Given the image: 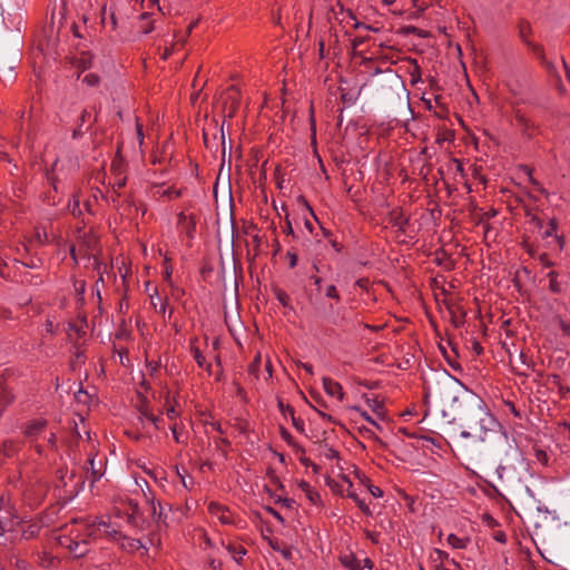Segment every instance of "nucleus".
<instances>
[{
	"label": "nucleus",
	"instance_id": "obj_1",
	"mask_svg": "<svg viewBox=\"0 0 570 570\" xmlns=\"http://www.w3.org/2000/svg\"><path fill=\"white\" fill-rule=\"evenodd\" d=\"M102 537L112 541L121 540V548L129 552L145 548L140 540L122 535L118 525L102 518H96L92 522L75 521L70 528L66 527V533L59 535L58 542L75 558H81L89 552L90 541Z\"/></svg>",
	"mask_w": 570,
	"mask_h": 570
},
{
	"label": "nucleus",
	"instance_id": "obj_2",
	"mask_svg": "<svg viewBox=\"0 0 570 570\" xmlns=\"http://www.w3.org/2000/svg\"><path fill=\"white\" fill-rule=\"evenodd\" d=\"M462 428L461 438H472L474 441L483 442L489 432H495L499 428V422L490 413L485 403L478 399L475 404L463 416Z\"/></svg>",
	"mask_w": 570,
	"mask_h": 570
},
{
	"label": "nucleus",
	"instance_id": "obj_3",
	"mask_svg": "<svg viewBox=\"0 0 570 570\" xmlns=\"http://www.w3.org/2000/svg\"><path fill=\"white\" fill-rule=\"evenodd\" d=\"M24 435L31 442H36V449L39 453L42 452V446L46 444L48 448L56 446V432L48 428L46 420H32L24 428Z\"/></svg>",
	"mask_w": 570,
	"mask_h": 570
},
{
	"label": "nucleus",
	"instance_id": "obj_4",
	"mask_svg": "<svg viewBox=\"0 0 570 570\" xmlns=\"http://www.w3.org/2000/svg\"><path fill=\"white\" fill-rule=\"evenodd\" d=\"M112 511L117 518H125L129 524L135 527H139L145 521L139 503L127 494L115 499Z\"/></svg>",
	"mask_w": 570,
	"mask_h": 570
},
{
	"label": "nucleus",
	"instance_id": "obj_5",
	"mask_svg": "<svg viewBox=\"0 0 570 570\" xmlns=\"http://www.w3.org/2000/svg\"><path fill=\"white\" fill-rule=\"evenodd\" d=\"M159 419L154 414L141 411L137 416V422L135 423V431H127V434L134 439H141L147 435H150L155 430L158 429Z\"/></svg>",
	"mask_w": 570,
	"mask_h": 570
},
{
	"label": "nucleus",
	"instance_id": "obj_6",
	"mask_svg": "<svg viewBox=\"0 0 570 570\" xmlns=\"http://www.w3.org/2000/svg\"><path fill=\"white\" fill-rule=\"evenodd\" d=\"M208 513L216 518L223 525L239 527L240 518L236 515L228 507L210 501L207 505Z\"/></svg>",
	"mask_w": 570,
	"mask_h": 570
},
{
	"label": "nucleus",
	"instance_id": "obj_7",
	"mask_svg": "<svg viewBox=\"0 0 570 570\" xmlns=\"http://www.w3.org/2000/svg\"><path fill=\"white\" fill-rule=\"evenodd\" d=\"M240 92L237 86L232 85L225 92V109L227 117H234L239 106Z\"/></svg>",
	"mask_w": 570,
	"mask_h": 570
},
{
	"label": "nucleus",
	"instance_id": "obj_8",
	"mask_svg": "<svg viewBox=\"0 0 570 570\" xmlns=\"http://www.w3.org/2000/svg\"><path fill=\"white\" fill-rule=\"evenodd\" d=\"M150 195L156 200L161 199H175L181 196L180 189L174 187H166L165 185H153L150 188Z\"/></svg>",
	"mask_w": 570,
	"mask_h": 570
},
{
	"label": "nucleus",
	"instance_id": "obj_9",
	"mask_svg": "<svg viewBox=\"0 0 570 570\" xmlns=\"http://www.w3.org/2000/svg\"><path fill=\"white\" fill-rule=\"evenodd\" d=\"M16 517V509L10 499L0 494V522H7Z\"/></svg>",
	"mask_w": 570,
	"mask_h": 570
},
{
	"label": "nucleus",
	"instance_id": "obj_10",
	"mask_svg": "<svg viewBox=\"0 0 570 570\" xmlns=\"http://www.w3.org/2000/svg\"><path fill=\"white\" fill-rule=\"evenodd\" d=\"M68 473H69V471H68V466L67 465L65 468L59 469V471H58L59 478H60V480H61V482L63 483L65 487L70 485L71 491H73V490L77 489V487L79 484H83V481L81 480V478H82L81 475H79L77 478V480L75 481L76 474H77L75 469H72L70 471V475H69L68 481H67L66 476H67Z\"/></svg>",
	"mask_w": 570,
	"mask_h": 570
},
{
	"label": "nucleus",
	"instance_id": "obj_11",
	"mask_svg": "<svg viewBox=\"0 0 570 570\" xmlns=\"http://www.w3.org/2000/svg\"><path fill=\"white\" fill-rule=\"evenodd\" d=\"M222 546L227 550L236 563L242 564L243 558L247 553V550L242 544H236L234 542L226 543L222 540Z\"/></svg>",
	"mask_w": 570,
	"mask_h": 570
},
{
	"label": "nucleus",
	"instance_id": "obj_12",
	"mask_svg": "<svg viewBox=\"0 0 570 570\" xmlns=\"http://www.w3.org/2000/svg\"><path fill=\"white\" fill-rule=\"evenodd\" d=\"M337 478H338V480H334V479L328 478L327 479V484L331 488H333L335 491H338L341 493H343L345 491L344 484H346V493L352 490L353 483H352V481H351L348 475H346L344 473H340L337 475Z\"/></svg>",
	"mask_w": 570,
	"mask_h": 570
},
{
	"label": "nucleus",
	"instance_id": "obj_13",
	"mask_svg": "<svg viewBox=\"0 0 570 570\" xmlns=\"http://www.w3.org/2000/svg\"><path fill=\"white\" fill-rule=\"evenodd\" d=\"M178 227L187 234L188 237H193L195 230V220L191 215H187L184 212L178 214Z\"/></svg>",
	"mask_w": 570,
	"mask_h": 570
},
{
	"label": "nucleus",
	"instance_id": "obj_14",
	"mask_svg": "<svg viewBox=\"0 0 570 570\" xmlns=\"http://www.w3.org/2000/svg\"><path fill=\"white\" fill-rule=\"evenodd\" d=\"M323 386L325 392L334 397H337L338 400H342L344 396L343 389L340 383L335 382L334 380L330 377L323 379Z\"/></svg>",
	"mask_w": 570,
	"mask_h": 570
},
{
	"label": "nucleus",
	"instance_id": "obj_15",
	"mask_svg": "<svg viewBox=\"0 0 570 570\" xmlns=\"http://www.w3.org/2000/svg\"><path fill=\"white\" fill-rule=\"evenodd\" d=\"M340 561L348 570H363L362 561L354 554H344L340 558Z\"/></svg>",
	"mask_w": 570,
	"mask_h": 570
},
{
	"label": "nucleus",
	"instance_id": "obj_16",
	"mask_svg": "<svg viewBox=\"0 0 570 570\" xmlns=\"http://www.w3.org/2000/svg\"><path fill=\"white\" fill-rule=\"evenodd\" d=\"M266 476L268 478L269 483L264 484V488H265V490H266L268 493L273 494V489H272V487H275L276 489H281V490H283V488H284V487H283V484L281 483V481H279L278 476L275 474V472H274V470H273L272 468H268V469L266 470Z\"/></svg>",
	"mask_w": 570,
	"mask_h": 570
},
{
	"label": "nucleus",
	"instance_id": "obj_17",
	"mask_svg": "<svg viewBox=\"0 0 570 570\" xmlns=\"http://www.w3.org/2000/svg\"><path fill=\"white\" fill-rule=\"evenodd\" d=\"M391 223L393 226L397 227L399 230L404 232L407 224V218L401 212H394L391 216Z\"/></svg>",
	"mask_w": 570,
	"mask_h": 570
},
{
	"label": "nucleus",
	"instance_id": "obj_18",
	"mask_svg": "<svg viewBox=\"0 0 570 570\" xmlns=\"http://www.w3.org/2000/svg\"><path fill=\"white\" fill-rule=\"evenodd\" d=\"M191 353H193V356L199 367L210 371V366H212L210 363L206 362L205 356L203 355V353L200 352V350L197 346H191Z\"/></svg>",
	"mask_w": 570,
	"mask_h": 570
},
{
	"label": "nucleus",
	"instance_id": "obj_19",
	"mask_svg": "<svg viewBox=\"0 0 570 570\" xmlns=\"http://www.w3.org/2000/svg\"><path fill=\"white\" fill-rule=\"evenodd\" d=\"M446 541L454 549H464L469 542V539L460 538V537L451 533L448 535Z\"/></svg>",
	"mask_w": 570,
	"mask_h": 570
},
{
	"label": "nucleus",
	"instance_id": "obj_20",
	"mask_svg": "<svg viewBox=\"0 0 570 570\" xmlns=\"http://www.w3.org/2000/svg\"><path fill=\"white\" fill-rule=\"evenodd\" d=\"M101 21L105 26L110 23L112 29L117 27V19L115 12L112 10L108 12L106 6H104L101 10Z\"/></svg>",
	"mask_w": 570,
	"mask_h": 570
},
{
	"label": "nucleus",
	"instance_id": "obj_21",
	"mask_svg": "<svg viewBox=\"0 0 570 570\" xmlns=\"http://www.w3.org/2000/svg\"><path fill=\"white\" fill-rule=\"evenodd\" d=\"M347 497L353 499V501L357 504V507L361 509V511L366 514V515H371L372 514V511L370 509V507L358 498V495L353 492L352 490L347 492Z\"/></svg>",
	"mask_w": 570,
	"mask_h": 570
},
{
	"label": "nucleus",
	"instance_id": "obj_22",
	"mask_svg": "<svg viewBox=\"0 0 570 570\" xmlns=\"http://www.w3.org/2000/svg\"><path fill=\"white\" fill-rule=\"evenodd\" d=\"M91 471L90 475H88L89 471L87 470V479H90L91 484L99 480L105 474L106 465H90Z\"/></svg>",
	"mask_w": 570,
	"mask_h": 570
},
{
	"label": "nucleus",
	"instance_id": "obj_23",
	"mask_svg": "<svg viewBox=\"0 0 570 570\" xmlns=\"http://www.w3.org/2000/svg\"><path fill=\"white\" fill-rule=\"evenodd\" d=\"M19 449V444L12 440L4 441L2 444V451L4 456L10 458L16 453Z\"/></svg>",
	"mask_w": 570,
	"mask_h": 570
},
{
	"label": "nucleus",
	"instance_id": "obj_24",
	"mask_svg": "<svg viewBox=\"0 0 570 570\" xmlns=\"http://www.w3.org/2000/svg\"><path fill=\"white\" fill-rule=\"evenodd\" d=\"M521 37H522V40L524 43H527V46L538 56V57H543V48L538 45V43H534V42H531L529 41L524 33H523V30L521 31Z\"/></svg>",
	"mask_w": 570,
	"mask_h": 570
},
{
	"label": "nucleus",
	"instance_id": "obj_25",
	"mask_svg": "<svg viewBox=\"0 0 570 570\" xmlns=\"http://www.w3.org/2000/svg\"><path fill=\"white\" fill-rule=\"evenodd\" d=\"M521 37H522V40L524 43H527V46L538 56V57H543V48L538 45V43H534V42H531L529 41L524 33H523V30L521 31Z\"/></svg>",
	"mask_w": 570,
	"mask_h": 570
},
{
	"label": "nucleus",
	"instance_id": "obj_26",
	"mask_svg": "<svg viewBox=\"0 0 570 570\" xmlns=\"http://www.w3.org/2000/svg\"><path fill=\"white\" fill-rule=\"evenodd\" d=\"M150 14L145 12L140 16L141 21H146L145 24L141 26L142 33L148 35L154 30L153 21H149Z\"/></svg>",
	"mask_w": 570,
	"mask_h": 570
},
{
	"label": "nucleus",
	"instance_id": "obj_27",
	"mask_svg": "<svg viewBox=\"0 0 570 570\" xmlns=\"http://www.w3.org/2000/svg\"><path fill=\"white\" fill-rule=\"evenodd\" d=\"M68 208L73 216H80L82 213L80 209V200L77 196H73L72 200L68 205Z\"/></svg>",
	"mask_w": 570,
	"mask_h": 570
},
{
	"label": "nucleus",
	"instance_id": "obj_28",
	"mask_svg": "<svg viewBox=\"0 0 570 570\" xmlns=\"http://www.w3.org/2000/svg\"><path fill=\"white\" fill-rule=\"evenodd\" d=\"M122 159L120 157H116L111 163V173L114 176L124 175V168H122Z\"/></svg>",
	"mask_w": 570,
	"mask_h": 570
},
{
	"label": "nucleus",
	"instance_id": "obj_29",
	"mask_svg": "<svg viewBox=\"0 0 570 570\" xmlns=\"http://www.w3.org/2000/svg\"><path fill=\"white\" fill-rule=\"evenodd\" d=\"M146 367L148 370V374L150 376H155L159 368H160V362L159 361H155V360H147L146 361Z\"/></svg>",
	"mask_w": 570,
	"mask_h": 570
},
{
	"label": "nucleus",
	"instance_id": "obj_30",
	"mask_svg": "<svg viewBox=\"0 0 570 570\" xmlns=\"http://www.w3.org/2000/svg\"><path fill=\"white\" fill-rule=\"evenodd\" d=\"M11 402V394L2 386H0V413L3 407Z\"/></svg>",
	"mask_w": 570,
	"mask_h": 570
},
{
	"label": "nucleus",
	"instance_id": "obj_31",
	"mask_svg": "<svg viewBox=\"0 0 570 570\" xmlns=\"http://www.w3.org/2000/svg\"><path fill=\"white\" fill-rule=\"evenodd\" d=\"M325 296L328 298L335 299L337 302L341 299V296H340L338 291L335 285H328L325 288Z\"/></svg>",
	"mask_w": 570,
	"mask_h": 570
},
{
	"label": "nucleus",
	"instance_id": "obj_32",
	"mask_svg": "<svg viewBox=\"0 0 570 570\" xmlns=\"http://www.w3.org/2000/svg\"><path fill=\"white\" fill-rule=\"evenodd\" d=\"M11 563L17 568V570H28L30 567L26 560L19 557H13L11 559Z\"/></svg>",
	"mask_w": 570,
	"mask_h": 570
},
{
	"label": "nucleus",
	"instance_id": "obj_33",
	"mask_svg": "<svg viewBox=\"0 0 570 570\" xmlns=\"http://www.w3.org/2000/svg\"><path fill=\"white\" fill-rule=\"evenodd\" d=\"M170 430H171L173 436H174V439L176 440L177 443H184L185 442L186 438H185L183 432L178 431V426H177L176 423L170 426Z\"/></svg>",
	"mask_w": 570,
	"mask_h": 570
},
{
	"label": "nucleus",
	"instance_id": "obj_34",
	"mask_svg": "<svg viewBox=\"0 0 570 570\" xmlns=\"http://www.w3.org/2000/svg\"><path fill=\"white\" fill-rule=\"evenodd\" d=\"M82 82L87 83L90 87H94V86L98 85L99 77L95 73H88L82 78Z\"/></svg>",
	"mask_w": 570,
	"mask_h": 570
},
{
	"label": "nucleus",
	"instance_id": "obj_35",
	"mask_svg": "<svg viewBox=\"0 0 570 570\" xmlns=\"http://www.w3.org/2000/svg\"><path fill=\"white\" fill-rule=\"evenodd\" d=\"M482 522L489 528H495L499 522L489 513L482 515Z\"/></svg>",
	"mask_w": 570,
	"mask_h": 570
},
{
	"label": "nucleus",
	"instance_id": "obj_36",
	"mask_svg": "<svg viewBox=\"0 0 570 570\" xmlns=\"http://www.w3.org/2000/svg\"><path fill=\"white\" fill-rule=\"evenodd\" d=\"M276 297L278 299V302L283 305V306H288L289 304V296L283 292V291H277L276 292Z\"/></svg>",
	"mask_w": 570,
	"mask_h": 570
},
{
	"label": "nucleus",
	"instance_id": "obj_37",
	"mask_svg": "<svg viewBox=\"0 0 570 570\" xmlns=\"http://www.w3.org/2000/svg\"><path fill=\"white\" fill-rule=\"evenodd\" d=\"M556 232H557V225L553 222H550L543 232V237L548 238V237L556 236Z\"/></svg>",
	"mask_w": 570,
	"mask_h": 570
},
{
	"label": "nucleus",
	"instance_id": "obj_38",
	"mask_svg": "<svg viewBox=\"0 0 570 570\" xmlns=\"http://www.w3.org/2000/svg\"><path fill=\"white\" fill-rule=\"evenodd\" d=\"M207 563L210 570H223V562L216 558H209Z\"/></svg>",
	"mask_w": 570,
	"mask_h": 570
},
{
	"label": "nucleus",
	"instance_id": "obj_39",
	"mask_svg": "<svg viewBox=\"0 0 570 570\" xmlns=\"http://www.w3.org/2000/svg\"><path fill=\"white\" fill-rule=\"evenodd\" d=\"M126 185V176L119 175L115 176L114 187L117 189H121Z\"/></svg>",
	"mask_w": 570,
	"mask_h": 570
},
{
	"label": "nucleus",
	"instance_id": "obj_40",
	"mask_svg": "<svg viewBox=\"0 0 570 570\" xmlns=\"http://www.w3.org/2000/svg\"><path fill=\"white\" fill-rule=\"evenodd\" d=\"M259 365H261V354L258 353L255 356L254 361L249 365V372L256 373L258 371Z\"/></svg>",
	"mask_w": 570,
	"mask_h": 570
},
{
	"label": "nucleus",
	"instance_id": "obj_41",
	"mask_svg": "<svg viewBox=\"0 0 570 570\" xmlns=\"http://www.w3.org/2000/svg\"><path fill=\"white\" fill-rule=\"evenodd\" d=\"M306 497L314 504L320 501V494L317 492L313 491L312 489H308V491L306 492Z\"/></svg>",
	"mask_w": 570,
	"mask_h": 570
},
{
	"label": "nucleus",
	"instance_id": "obj_42",
	"mask_svg": "<svg viewBox=\"0 0 570 570\" xmlns=\"http://www.w3.org/2000/svg\"><path fill=\"white\" fill-rule=\"evenodd\" d=\"M560 433L562 436L570 439V422H564L560 425Z\"/></svg>",
	"mask_w": 570,
	"mask_h": 570
},
{
	"label": "nucleus",
	"instance_id": "obj_43",
	"mask_svg": "<svg viewBox=\"0 0 570 570\" xmlns=\"http://www.w3.org/2000/svg\"><path fill=\"white\" fill-rule=\"evenodd\" d=\"M145 501H146L147 504H149V509L151 511L153 518L157 517V519H160L161 511H159V513L157 514V509H156V505H155L154 501H148V499H146V498H145Z\"/></svg>",
	"mask_w": 570,
	"mask_h": 570
},
{
	"label": "nucleus",
	"instance_id": "obj_44",
	"mask_svg": "<svg viewBox=\"0 0 570 570\" xmlns=\"http://www.w3.org/2000/svg\"><path fill=\"white\" fill-rule=\"evenodd\" d=\"M368 491H370V493L374 498H382L383 497V491L379 487H376V485H370L368 487Z\"/></svg>",
	"mask_w": 570,
	"mask_h": 570
},
{
	"label": "nucleus",
	"instance_id": "obj_45",
	"mask_svg": "<svg viewBox=\"0 0 570 570\" xmlns=\"http://www.w3.org/2000/svg\"><path fill=\"white\" fill-rule=\"evenodd\" d=\"M136 129H137V139L139 141V145L141 146L144 142V132H142V127L138 121L136 124Z\"/></svg>",
	"mask_w": 570,
	"mask_h": 570
},
{
	"label": "nucleus",
	"instance_id": "obj_46",
	"mask_svg": "<svg viewBox=\"0 0 570 570\" xmlns=\"http://www.w3.org/2000/svg\"><path fill=\"white\" fill-rule=\"evenodd\" d=\"M166 414H167L168 419L174 420L175 417H177L178 412L174 405H170L167 409Z\"/></svg>",
	"mask_w": 570,
	"mask_h": 570
},
{
	"label": "nucleus",
	"instance_id": "obj_47",
	"mask_svg": "<svg viewBox=\"0 0 570 570\" xmlns=\"http://www.w3.org/2000/svg\"><path fill=\"white\" fill-rule=\"evenodd\" d=\"M370 284V281L368 278H358L356 282H355V285L360 288H363V289H366L367 286Z\"/></svg>",
	"mask_w": 570,
	"mask_h": 570
},
{
	"label": "nucleus",
	"instance_id": "obj_48",
	"mask_svg": "<svg viewBox=\"0 0 570 570\" xmlns=\"http://www.w3.org/2000/svg\"><path fill=\"white\" fill-rule=\"evenodd\" d=\"M90 117H91L90 111H88V110H86V109H85V110L82 111L81 116H80L81 125H83V124H86L87 121H89Z\"/></svg>",
	"mask_w": 570,
	"mask_h": 570
},
{
	"label": "nucleus",
	"instance_id": "obj_49",
	"mask_svg": "<svg viewBox=\"0 0 570 570\" xmlns=\"http://www.w3.org/2000/svg\"><path fill=\"white\" fill-rule=\"evenodd\" d=\"M293 425L297 430H299V431H303V429H304V422L302 420H299V419L294 417V416H293Z\"/></svg>",
	"mask_w": 570,
	"mask_h": 570
},
{
	"label": "nucleus",
	"instance_id": "obj_50",
	"mask_svg": "<svg viewBox=\"0 0 570 570\" xmlns=\"http://www.w3.org/2000/svg\"><path fill=\"white\" fill-rule=\"evenodd\" d=\"M362 567H363V570H364V569L372 570V569H373V567H374V563H373V561H372L371 559L365 558V559H364V561H363Z\"/></svg>",
	"mask_w": 570,
	"mask_h": 570
},
{
	"label": "nucleus",
	"instance_id": "obj_51",
	"mask_svg": "<svg viewBox=\"0 0 570 570\" xmlns=\"http://www.w3.org/2000/svg\"><path fill=\"white\" fill-rule=\"evenodd\" d=\"M549 276H550V287H551V289L553 292H558L559 288H558V285H557L556 281H554L553 273H550Z\"/></svg>",
	"mask_w": 570,
	"mask_h": 570
},
{
	"label": "nucleus",
	"instance_id": "obj_52",
	"mask_svg": "<svg viewBox=\"0 0 570 570\" xmlns=\"http://www.w3.org/2000/svg\"><path fill=\"white\" fill-rule=\"evenodd\" d=\"M170 468L173 469V471H175V472L177 473V475L181 479V481H183L184 485L187 488V484H186V482H185V479H184V476L180 474V471H179V469H178V468H179V465L174 464V465H170Z\"/></svg>",
	"mask_w": 570,
	"mask_h": 570
},
{
	"label": "nucleus",
	"instance_id": "obj_53",
	"mask_svg": "<svg viewBox=\"0 0 570 570\" xmlns=\"http://www.w3.org/2000/svg\"><path fill=\"white\" fill-rule=\"evenodd\" d=\"M494 539L498 541V542H505V534L503 532H497L494 534Z\"/></svg>",
	"mask_w": 570,
	"mask_h": 570
},
{
	"label": "nucleus",
	"instance_id": "obj_54",
	"mask_svg": "<svg viewBox=\"0 0 570 570\" xmlns=\"http://www.w3.org/2000/svg\"><path fill=\"white\" fill-rule=\"evenodd\" d=\"M330 243L336 252H341L342 246L336 239H330Z\"/></svg>",
	"mask_w": 570,
	"mask_h": 570
},
{
	"label": "nucleus",
	"instance_id": "obj_55",
	"mask_svg": "<svg viewBox=\"0 0 570 570\" xmlns=\"http://www.w3.org/2000/svg\"><path fill=\"white\" fill-rule=\"evenodd\" d=\"M299 488L306 493L308 491V489H312L311 485L305 482V481H301L299 482Z\"/></svg>",
	"mask_w": 570,
	"mask_h": 570
},
{
	"label": "nucleus",
	"instance_id": "obj_56",
	"mask_svg": "<svg viewBox=\"0 0 570 570\" xmlns=\"http://www.w3.org/2000/svg\"><path fill=\"white\" fill-rule=\"evenodd\" d=\"M302 367L309 374H313V366L311 364H302Z\"/></svg>",
	"mask_w": 570,
	"mask_h": 570
},
{
	"label": "nucleus",
	"instance_id": "obj_57",
	"mask_svg": "<svg viewBox=\"0 0 570 570\" xmlns=\"http://www.w3.org/2000/svg\"><path fill=\"white\" fill-rule=\"evenodd\" d=\"M362 416L370 423L375 424V421L365 412L362 413Z\"/></svg>",
	"mask_w": 570,
	"mask_h": 570
},
{
	"label": "nucleus",
	"instance_id": "obj_58",
	"mask_svg": "<svg viewBox=\"0 0 570 570\" xmlns=\"http://www.w3.org/2000/svg\"><path fill=\"white\" fill-rule=\"evenodd\" d=\"M435 570H462V569H461L459 566H455V568H454V569H448V568H443V567H439V566H436V567H435Z\"/></svg>",
	"mask_w": 570,
	"mask_h": 570
},
{
	"label": "nucleus",
	"instance_id": "obj_59",
	"mask_svg": "<svg viewBox=\"0 0 570 570\" xmlns=\"http://www.w3.org/2000/svg\"><path fill=\"white\" fill-rule=\"evenodd\" d=\"M170 277H171V271L167 268L166 272H165V279L169 281Z\"/></svg>",
	"mask_w": 570,
	"mask_h": 570
},
{
	"label": "nucleus",
	"instance_id": "obj_60",
	"mask_svg": "<svg viewBox=\"0 0 570 570\" xmlns=\"http://www.w3.org/2000/svg\"><path fill=\"white\" fill-rule=\"evenodd\" d=\"M321 282H322V279H321L320 277H314V284H315L318 288H321Z\"/></svg>",
	"mask_w": 570,
	"mask_h": 570
},
{
	"label": "nucleus",
	"instance_id": "obj_61",
	"mask_svg": "<svg viewBox=\"0 0 570 570\" xmlns=\"http://www.w3.org/2000/svg\"><path fill=\"white\" fill-rule=\"evenodd\" d=\"M376 537H377V535H375V534H373V533H367V538H368V539H371L373 542H376V541H377V540H376Z\"/></svg>",
	"mask_w": 570,
	"mask_h": 570
},
{
	"label": "nucleus",
	"instance_id": "obj_62",
	"mask_svg": "<svg viewBox=\"0 0 570 570\" xmlns=\"http://www.w3.org/2000/svg\"><path fill=\"white\" fill-rule=\"evenodd\" d=\"M286 230H287V233H293V228H292V225L289 222H287V224H286Z\"/></svg>",
	"mask_w": 570,
	"mask_h": 570
},
{
	"label": "nucleus",
	"instance_id": "obj_63",
	"mask_svg": "<svg viewBox=\"0 0 570 570\" xmlns=\"http://www.w3.org/2000/svg\"><path fill=\"white\" fill-rule=\"evenodd\" d=\"M98 196H101L102 197V193L99 190V189H96L95 194H94V197L97 199Z\"/></svg>",
	"mask_w": 570,
	"mask_h": 570
},
{
	"label": "nucleus",
	"instance_id": "obj_64",
	"mask_svg": "<svg viewBox=\"0 0 570 570\" xmlns=\"http://www.w3.org/2000/svg\"><path fill=\"white\" fill-rule=\"evenodd\" d=\"M282 553L285 558H289V556H291V552L288 550H284V551H282Z\"/></svg>",
	"mask_w": 570,
	"mask_h": 570
}]
</instances>
